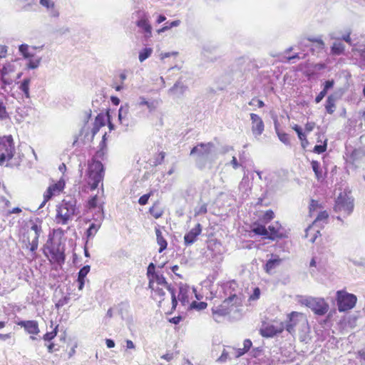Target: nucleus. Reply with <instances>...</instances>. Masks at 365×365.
Masks as SVG:
<instances>
[{
    "label": "nucleus",
    "mask_w": 365,
    "mask_h": 365,
    "mask_svg": "<svg viewBox=\"0 0 365 365\" xmlns=\"http://www.w3.org/2000/svg\"><path fill=\"white\" fill-rule=\"evenodd\" d=\"M276 125V123H274ZM276 133L277 136L281 142H282L285 145H289V135L286 133L280 132L277 128V125H275Z\"/></svg>",
    "instance_id": "32"
},
{
    "label": "nucleus",
    "mask_w": 365,
    "mask_h": 365,
    "mask_svg": "<svg viewBox=\"0 0 365 365\" xmlns=\"http://www.w3.org/2000/svg\"><path fill=\"white\" fill-rule=\"evenodd\" d=\"M312 168L318 181H323L325 178L320 168V163L317 160L311 162Z\"/></svg>",
    "instance_id": "21"
},
{
    "label": "nucleus",
    "mask_w": 365,
    "mask_h": 365,
    "mask_svg": "<svg viewBox=\"0 0 365 365\" xmlns=\"http://www.w3.org/2000/svg\"><path fill=\"white\" fill-rule=\"evenodd\" d=\"M214 148V143L210 142L207 143H198L196 146L192 148L190 155H196L195 163L196 166L200 170H202L205 168L208 157L211 154Z\"/></svg>",
    "instance_id": "5"
},
{
    "label": "nucleus",
    "mask_w": 365,
    "mask_h": 365,
    "mask_svg": "<svg viewBox=\"0 0 365 365\" xmlns=\"http://www.w3.org/2000/svg\"><path fill=\"white\" fill-rule=\"evenodd\" d=\"M284 329V324H281L279 327H276L273 324L266 326L264 328H262L259 330L260 334L263 337L271 338L274 336L281 334Z\"/></svg>",
    "instance_id": "12"
},
{
    "label": "nucleus",
    "mask_w": 365,
    "mask_h": 365,
    "mask_svg": "<svg viewBox=\"0 0 365 365\" xmlns=\"http://www.w3.org/2000/svg\"><path fill=\"white\" fill-rule=\"evenodd\" d=\"M138 105L140 106H146L149 110L153 109V103L148 101L145 98L140 96L139 98Z\"/></svg>",
    "instance_id": "47"
},
{
    "label": "nucleus",
    "mask_w": 365,
    "mask_h": 365,
    "mask_svg": "<svg viewBox=\"0 0 365 365\" xmlns=\"http://www.w3.org/2000/svg\"><path fill=\"white\" fill-rule=\"evenodd\" d=\"M94 124L98 125V127H103L105 125V116L103 113H98L95 118Z\"/></svg>",
    "instance_id": "41"
},
{
    "label": "nucleus",
    "mask_w": 365,
    "mask_h": 365,
    "mask_svg": "<svg viewBox=\"0 0 365 365\" xmlns=\"http://www.w3.org/2000/svg\"><path fill=\"white\" fill-rule=\"evenodd\" d=\"M260 289L259 287H255L253 290V293L250 296V300H257L259 298Z\"/></svg>",
    "instance_id": "54"
},
{
    "label": "nucleus",
    "mask_w": 365,
    "mask_h": 365,
    "mask_svg": "<svg viewBox=\"0 0 365 365\" xmlns=\"http://www.w3.org/2000/svg\"><path fill=\"white\" fill-rule=\"evenodd\" d=\"M334 85V81L333 79L327 80L324 83V87L322 90L325 91L327 93L329 89L333 88Z\"/></svg>",
    "instance_id": "53"
},
{
    "label": "nucleus",
    "mask_w": 365,
    "mask_h": 365,
    "mask_svg": "<svg viewBox=\"0 0 365 365\" xmlns=\"http://www.w3.org/2000/svg\"><path fill=\"white\" fill-rule=\"evenodd\" d=\"M70 301V297L69 296H64L62 298H61L55 304L56 307L57 309H59L60 307H63L64 305L67 304Z\"/></svg>",
    "instance_id": "42"
},
{
    "label": "nucleus",
    "mask_w": 365,
    "mask_h": 365,
    "mask_svg": "<svg viewBox=\"0 0 365 365\" xmlns=\"http://www.w3.org/2000/svg\"><path fill=\"white\" fill-rule=\"evenodd\" d=\"M98 203V196L94 195L88 200L89 208H96Z\"/></svg>",
    "instance_id": "58"
},
{
    "label": "nucleus",
    "mask_w": 365,
    "mask_h": 365,
    "mask_svg": "<svg viewBox=\"0 0 365 365\" xmlns=\"http://www.w3.org/2000/svg\"><path fill=\"white\" fill-rule=\"evenodd\" d=\"M319 202L315 200H311L309 203V212H312L319 207Z\"/></svg>",
    "instance_id": "62"
},
{
    "label": "nucleus",
    "mask_w": 365,
    "mask_h": 365,
    "mask_svg": "<svg viewBox=\"0 0 365 365\" xmlns=\"http://www.w3.org/2000/svg\"><path fill=\"white\" fill-rule=\"evenodd\" d=\"M357 317L355 316H349L347 319H345V324H347L349 327L354 328L356 326V321Z\"/></svg>",
    "instance_id": "45"
},
{
    "label": "nucleus",
    "mask_w": 365,
    "mask_h": 365,
    "mask_svg": "<svg viewBox=\"0 0 365 365\" xmlns=\"http://www.w3.org/2000/svg\"><path fill=\"white\" fill-rule=\"evenodd\" d=\"M282 262V259L278 257L275 256L274 258H271L267 261L264 265V270L267 273H271L272 270L278 267Z\"/></svg>",
    "instance_id": "20"
},
{
    "label": "nucleus",
    "mask_w": 365,
    "mask_h": 365,
    "mask_svg": "<svg viewBox=\"0 0 365 365\" xmlns=\"http://www.w3.org/2000/svg\"><path fill=\"white\" fill-rule=\"evenodd\" d=\"M327 150V141L322 145H316L314 147L313 152L317 154H322Z\"/></svg>",
    "instance_id": "43"
},
{
    "label": "nucleus",
    "mask_w": 365,
    "mask_h": 365,
    "mask_svg": "<svg viewBox=\"0 0 365 365\" xmlns=\"http://www.w3.org/2000/svg\"><path fill=\"white\" fill-rule=\"evenodd\" d=\"M329 217V215L328 213L327 212V211H321L317 217H316L314 223H317L318 221H322V220H327Z\"/></svg>",
    "instance_id": "51"
},
{
    "label": "nucleus",
    "mask_w": 365,
    "mask_h": 365,
    "mask_svg": "<svg viewBox=\"0 0 365 365\" xmlns=\"http://www.w3.org/2000/svg\"><path fill=\"white\" fill-rule=\"evenodd\" d=\"M79 213L77 200L71 195L66 196L56 209V222L58 224L66 225L72 217Z\"/></svg>",
    "instance_id": "3"
},
{
    "label": "nucleus",
    "mask_w": 365,
    "mask_h": 365,
    "mask_svg": "<svg viewBox=\"0 0 365 365\" xmlns=\"http://www.w3.org/2000/svg\"><path fill=\"white\" fill-rule=\"evenodd\" d=\"M155 234L157 237V242L160 245L159 252H163L165 250H166L168 246V242L163 237L162 232L159 229L155 230Z\"/></svg>",
    "instance_id": "22"
},
{
    "label": "nucleus",
    "mask_w": 365,
    "mask_h": 365,
    "mask_svg": "<svg viewBox=\"0 0 365 365\" xmlns=\"http://www.w3.org/2000/svg\"><path fill=\"white\" fill-rule=\"evenodd\" d=\"M155 264L150 262L147 268V276L148 278H153L158 273L155 272Z\"/></svg>",
    "instance_id": "38"
},
{
    "label": "nucleus",
    "mask_w": 365,
    "mask_h": 365,
    "mask_svg": "<svg viewBox=\"0 0 365 365\" xmlns=\"http://www.w3.org/2000/svg\"><path fill=\"white\" fill-rule=\"evenodd\" d=\"M93 219L95 220V222L100 223V225L101 226V222L104 219V212L102 205H101L98 207V210L95 212L93 215Z\"/></svg>",
    "instance_id": "31"
},
{
    "label": "nucleus",
    "mask_w": 365,
    "mask_h": 365,
    "mask_svg": "<svg viewBox=\"0 0 365 365\" xmlns=\"http://www.w3.org/2000/svg\"><path fill=\"white\" fill-rule=\"evenodd\" d=\"M58 326L57 325L53 331H49V332H46L43 336V339L46 341H51L52 339H53L57 334H58Z\"/></svg>",
    "instance_id": "35"
},
{
    "label": "nucleus",
    "mask_w": 365,
    "mask_h": 365,
    "mask_svg": "<svg viewBox=\"0 0 365 365\" xmlns=\"http://www.w3.org/2000/svg\"><path fill=\"white\" fill-rule=\"evenodd\" d=\"M107 153V150L98 149L93 156L91 162L88 163V184L91 190H94L104 177V167L101 160H103Z\"/></svg>",
    "instance_id": "2"
},
{
    "label": "nucleus",
    "mask_w": 365,
    "mask_h": 365,
    "mask_svg": "<svg viewBox=\"0 0 365 365\" xmlns=\"http://www.w3.org/2000/svg\"><path fill=\"white\" fill-rule=\"evenodd\" d=\"M41 231V226L36 223H32L30 230L27 231V238L24 241L26 242L27 247L30 246L29 250L32 252H36L38 248V238Z\"/></svg>",
    "instance_id": "9"
},
{
    "label": "nucleus",
    "mask_w": 365,
    "mask_h": 365,
    "mask_svg": "<svg viewBox=\"0 0 365 365\" xmlns=\"http://www.w3.org/2000/svg\"><path fill=\"white\" fill-rule=\"evenodd\" d=\"M165 26L168 29V30L173 28V27H177L180 24V20H175V21H173L171 22H166L165 24Z\"/></svg>",
    "instance_id": "60"
},
{
    "label": "nucleus",
    "mask_w": 365,
    "mask_h": 365,
    "mask_svg": "<svg viewBox=\"0 0 365 365\" xmlns=\"http://www.w3.org/2000/svg\"><path fill=\"white\" fill-rule=\"evenodd\" d=\"M252 131L255 137L259 136L264 131V125L262 119L257 114L251 113Z\"/></svg>",
    "instance_id": "11"
},
{
    "label": "nucleus",
    "mask_w": 365,
    "mask_h": 365,
    "mask_svg": "<svg viewBox=\"0 0 365 365\" xmlns=\"http://www.w3.org/2000/svg\"><path fill=\"white\" fill-rule=\"evenodd\" d=\"M302 304L319 316L324 315L329 309L328 304L322 298L307 297L303 299Z\"/></svg>",
    "instance_id": "8"
},
{
    "label": "nucleus",
    "mask_w": 365,
    "mask_h": 365,
    "mask_svg": "<svg viewBox=\"0 0 365 365\" xmlns=\"http://www.w3.org/2000/svg\"><path fill=\"white\" fill-rule=\"evenodd\" d=\"M153 53V48H150V47H145L144 48H143L141 51H140L139 52V55H138V59L140 61V62H143L145 61L147 58H148L151 54Z\"/></svg>",
    "instance_id": "27"
},
{
    "label": "nucleus",
    "mask_w": 365,
    "mask_h": 365,
    "mask_svg": "<svg viewBox=\"0 0 365 365\" xmlns=\"http://www.w3.org/2000/svg\"><path fill=\"white\" fill-rule=\"evenodd\" d=\"M228 358L229 353L225 349H223L221 356L217 359V361L224 363L227 360Z\"/></svg>",
    "instance_id": "56"
},
{
    "label": "nucleus",
    "mask_w": 365,
    "mask_h": 365,
    "mask_svg": "<svg viewBox=\"0 0 365 365\" xmlns=\"http://www.w3.org/2000/svg\"><path fill=\"white\" fill-rule=\"evenodd\" d=\"M207 306V304L205 302H196L193 301L190 304V308L198 311L205 309Z\"/></svg>",
    "instance_id": "37"
},
{
    "label": "nucleus",
    "mask_w": 365,
    "mask_h": 365,
    "mask_svg": "<svg viewBox=\"0 0 365 365\" xmlns=\"http://www.w3.org/2000/svg\"><path fill=\"white\" fill-rule=\"evenodd\" d=\"M129 105L125 103L121 105L118 110V119L120 124L126 128L129 126H133L135 123L129 114Z\"/></svg>",
    "instance_id": "10"
},
{
    "label": "nucleus",
    "mask_w": 365,
    "mask_h": 365,
    "mask_svg": "<svg viewBox=\"0 0 365 365\" xmlns=\"http://www.w3.org/2000/svg\"><path fill=\"white\" fill-rule=\"evenodd\" d=\"M357 298L354 294L339 290L336 292V302L340 312L351 309L356 305Z\"/></svg>",
    "instance_id": "7"
},
{
    "label": "nucleus",
    "mask_w": 365,
    "mask_h": 365,
    "mask_svg": "<svg viewBox=\"0 0 365 365\" xmlns=\"http://www.w3.org/2000/svg\"><path fill=\"white\" fill-rule=\"evenodd\" d=\"M100 227V223H91L86 232L87 238L93 237L96 234Z\"/></svg>",
    "instance_id": "26"
},
{
    "label": "nucleus",
    "mask_w": 365,
    "mask_h": 365,
    "mask_svg": "<svg viewBox=\"0 0 365 365\" xmlns=\"http://www.w3.org/2000/svg\"><path fill=\"white\" fill-rule=\"evenodd\" d=\"M207 212V204L204 203L199 207L195 209V215H204Z\"/></svg>",
    "instance_id": "46"
},
{
    "label": "nucleus",
    "mask_w": 365,
    "mask_h": 365,
    "mask_svg": "<svg viewBox=\"0 0 365 365\" xmlns=\"http://www.w3.org/2000/svg\"><path fill=\"white\" fill-rule=\"evenodd\" d=\"M153 279L158 284L163 285L169 292L174 289L171 284L168 283L166 279L163 274H158L153 277Z\"/></svg>",
    "instance_id": "25"
},
{
    "label": "nucleus",
    "mask_w": 365,
    "mask_h": 365,
    "mask_svg": "<svg viewBox=\"0 0 365 365\" xmlns=\"http://www.w3.org/2000/svg\"><path fill=\"white\" fill-rule=\"evenodd\" d=\"M293 130L297 133V136H298L299 140H301L303 138L306 137L305 133L303 132L302 128L299 125H295L293 127Z\"/></svg>",
    "instance_id": "50"
},
{
    "label": "nucleus",
    "mask_w": 365,
    "mask_h": 365,
    "mask_svg": "<svg viewBox=\"0 0 365 365\" xmlns=\"http://www.w3.org/2000/svg\"><path fill=\"white\" fill-rule=\"evenodd\" d=\"M65 187V182L63 180H59L57 182L48 186L47 190L43 193L46 200H51L56 193L61 192Z\"/></svg>",
    "instance_id": "16"
},
{
    "label": "nucleus",
    "mask_w": 365,
    "mask_h": 365,
    "mask_svg": "<svg viewBox=\"0 0 365 365\" xmlns=\"http://www.w3.org/2000/svg\"><path fill=\"white\" fill-rule=\"evenodd\" d=\"M136 25L142 29L145 38L148 39L152 36V26L147 19L141 18L136 21Z\"/></svg>",
    "instance_id": "19"
},
{
    "label": "nucleus",
    "mask_w": 365,
    "mask_h": 365,
    "mask_svg": "<svg viewBox=\"0 0 365 365\" xmlns=\"http://www.w3.org/2000/svg\"><path fill=\"white\" fill-rule=\"evenodd\" d=\"M51 254L52 255V257L53 259L58 264H61L64 263L65 261V255L63 252L59 251L58 250L56 251H51Z\"/></svg>",
    "instance_id": "30"
},
{
    "label": "nucleus",
    "mask_w": 365,
    "mask_h": 365,
    "mask_svg": "<svg viewBox=\"0 0 365 365\" xmlns=\"http://www.w3.org/2000/svg\"><path fill=\"white\" fill-rule=\"evenodd\" d=\"M187 86L185 85L180 79L168 90V94L175 97L182 96L187 90Z\"/></svg>",
    "instance_id": "17"
},
{
    "label": "nucleus",
    "mask_w": 365,
    "mask_h": 365,
    "mask_svg": "<svg viewBox=\"0 0 365 365\" xmlns=\"http://www.w3.org/2000/svg\"><path fill=\"white\" fill-rule=\"evenodd\" d=\"M19 51L25 58H31L34 56V53L29 51V46L23 43L19 46Z\"/></svg>",
    "instance_id": "28"
},
{
    "label": "nucleus",
    "mask_w": 365,
    "mask_h": 365,
    "mask_svg": "<svg viewBox=\"0 0 365 365\" xmlns=\"http://www.w3.org/2000/svg\"><path fill=\"white\" fill-rule=\"evenodd\" d=\"M351 262L358 267H365V258H360L359 259H351Z\"/></svg>",
    "instance_id": "61"
},
{
    "label": "nucleus",
    "mask_w": 365,
    "mask_h": 365,
    "mask_svg": "<svg viewBox=\"0 0 365 365\" xmlns=\"http://www.w3.org/2000/svg\"><path fill=\"white\" fill-rule=\"evenodd\" d=\"M39 4L48 9H53L55 6L54 2L51 0H39Z\"/></svg>",
    "instance_id": "48"
},
{
    "label": "nucleus",
    "mask_w": 365,
    "mask_h": 365,
    "mask_svg": "<svg viewBox=\"0 0 365 365\" xmlns=\"http://www.w3.org/2000/svg\"><path fill=\"white\" fill-rule=\"evenodd\" d=\"M15 153V147L12 136L4 135L0 138V165L11 160Z\"/></svg>",
    "instance_id": "6"
},
{
    "label": "nucleus",
    "mask_w": 365,
    "mask_h": 365,
    "mask_svg": "<svg viewBox=\"0 0 365 365\" xmlns=\"http://www.w3.org/2000/svg\"><path fill=\"white\" fill-rule=\"evenodd\" d=\"M274 217V213L272 210H267L264 215H263V219L266 221H270L271 220H272Z\"/></svg>",
    "instance_id": "57"
},
{
    "label": "nucleus",
    "mask_w": 365,
    "mask_h": 365,
    "mask_svg": "<svg viewBox=\"0 0 365 365\" xmlns=\"http://www.w3.org/2000/svg\"><path fill=\"white\" fill-rule=\"evenodd\" d=\"M237 284L235 281L228 282L222 286L225 299L221 304L214 306L212 309V319L217 323L224 321L226 316L230 314L234 308L242 306V294L237 292Z\"/></svg>",
    "instance_id": "1"
},
{
    "label": "nucleus",
    "mask_w": 365,
    "mask_h": 365,
    "mask_svg": "<svg viewBox=\"0 0 365 365\" xmlns=\"http://www.w3.org/2000/svg\"><path fill=\"white\" fill-rule=\"evenodd\" d=\"M41 61V57H39L36 59H31V58L28 62L27 67L29 69L37 68L40 65Z\"/></svg>",
    "instance_id": "39"
},
{
    "label": "nucleus",
    "mask_w": 365,
    "mask_h": 365,
    "mask_svg": "<svg viewBox=\"0 0 365 365\" xmlns=\"http://www.w3.org/2000/svg\"><path fill=\"white\" fill-rule=\"evenodd\" d=\"M9 117L8 113L6 111V106L4 103L0 101V120L6 119Z\"/></svg>",
    "instance_id": "44"
},
{
    "label": "nucleus",
    "mask_w": 365,
    "mask_h": 365,
    "mask_svg": "<svg viewBox=\"0 0 365 365\" xmlns=\"http://www.w3.org/2000/svg\"><path fill=\"white\" fill-rule=\"evenodd\" d=\"M202 232V226L197 223L194 228L190 230L184 236V243L186 246L192 245Z\"/></svg>",
    "instance_id": "14"
},
{
    "label": "nucleus",
    "mask_w": 365,
    "mask_h": 365,
    "mask_svg": "<svg viewBox=\"0 0 365 365\" xmlns=\"http://www.w3.org/2000/svg\"><path fill=\"white\" fill-rule=\"evenodd\" d=\"M18 325L24 328L25 331L30 334H38L40 331L38 324L35 320H22L18 323Z\"/></svg>",
    "instance_id": "15"
},
{
    "label": "nucleus",
    "mask_w": 365,
    "mask_h": 365,
    "mask_svg": "<svg viewBox=\"0 0 365 365\" xmlns=\"http://www.w3.org/2000/svg\"><path fill=\"white\" fill-rule=\"evenodd\" d=\"M301 317V314L297 312H292L288 314V320L284 324V329H286L289 334H295V327L299 322L298 318Z\"/></svg>",
    "instance_id": "13"
},
{
    "label": "nucleus",
    "mask_w": 365,
    "mask_h": 365,
    "mask_svg": "<svg viewBox=\"0 0 365 365\" xmlns=\"http://www.w3.org/2000/svg\"><path fill=\"white\" fill-rule=\"evenodd\" d=\"M335 103L336 102L333 101L331 98H327L325 109L329 114H332L334 112V108L336 107Z\"/></svg>",
    "instance_id": "34"
},
{
    "label": "nucleus",
    "mask_w": 365,
    "mask_h": 365,
    "mask_svg": "<svg viewBox=\"0 0 365 365\" xmlns=\"http://www.w3.org/2000/svg\"><path fill=\"white\" fill-rule=\"evenodd\" d=\"M31 79L29 78H24L20 83L19 88L23 92L26 98H30V86Z\"/></svg>",
    "instance_id": "23"
},
{
    "label": "nucleus",
    "mask_w": 365,
    "mask_h": 365,
    "mask_svg": "<svg viewBox=\"0 0 365 365\" xmlns=\"http://www.w3.org/2000/svg\"><path fill=\"white\" fill-rule=\"evenodd\" d=\"M178 299L182 304H185V302L187 301L186 291H185L182 287L180 288Z\"/></svg>",
    "instance_id": "49"
},
{
    "label": "nucleus",
    "mask_w": 365,
    "mask_h": 365,
    "mask_svg": "<svg viewBox=\"0 0 365 365\" xmlns=\"http://www.w3.org/2000/svg\"><path fill=\"white\" fill-rule=\"evenodd\" d=\"M252 346V342L250 339H247L243 341V349L247 352Z\"/></svg>",
    "instance_id": "63"
},
{
    "label": "nucleus",
    "mask_w": 365,
    "mask_h": 365,
    "mask_svg": "<svg viewBox=\"0 0 365 365\" xmlns=\"http://www.w3.org/2000/svg\"><path fill=\"white\" fill-rule=\"evenodd\" d=\"M149 212L155 219H158L163 215V210L160 208L157 207L156 204L149 209Z\"/></svg>",
    "instance_id": "36"
},
{
    "label": "nucleus",
    "mask_w": 365,
    "mask_h": 365,
    "mask_svg": "<svg viewBox=\"0 0 365 365\" xmlns=\"http://www.w3.org/2000/svg\"><path fill=\"white\" fill-rule=\"evenodd\" d=\"M311 42H316V43H317L321 48H322L324 46V42H323V41L321 38H306V39H304V40H302L300 42V46H309V43Z\"/></svg>",
    "instance_id": "33"
},
{
    "label": "nucleus",
    "mask_w": 365,
    "mask_h": 365,
    "mask_svg": "<svg viewBox=\"0 0 365 365\" xmlns=\"http://www.w3.org/2000/svg\"><path fill=\"white\" fill-rule=\"evenodd\" d=\"M327 93L325 91L322 90L315 98L316 103H320L322 101V99L326 96Z\"/></svg>",
    "instance_id": "64"
},
{
    "label": "nucleus",
    "mask_w": 365,
    "mask_h": 365,
    "mask_svg": "<svg viewBox=\"0 0 365 365\" xmlns=\"http://www.w3.org/2000/svg\"><path fill=\"white\" fill-rule=\"evenodd\" d=\"M342 91L339 90L337 91H335L332 94L329 95L327 98H331V100L334 102H336L337 100H339L341 96H342Z\"/></svg>",
    "instance_id": "55"
},
{
    "label": "nucleus",
    "mask_w": 365,
    "mask_h": 365,
    "mask_svg": "<svg viewBox=\"0 0 365 365\" xmlns=\"http://www.w3.org/2000/svg\"><path fill=\"white\" fill-rule=\"evenodd\" d=\"M252 232L257 235L262 236L267 239V227L260 224H255L252 227Z\"/></svg>",
    "instance_id": "24"
},
{
    "label": "nucleus",
    "mask_w": 365,
    "mask_h": 365,
    "mask_svg": "<svg viewBox=\"0 0 365 365\" xmlns=\"http://www.w3.org/2000/svg\"><path fill=\"white\" fill-rule=\"evenodd\" d=\"M354 198L346 192H340L335 200L334 211L339 214L336 219L342 221L341 217L349 216L354 210Z\"/></svg>",
    "instance_id": "4"
},
{
    "label": "nucleus",
    "mask_w": 365,
    "mask_h": 365,
    "mask_svg": "<svg viewBox=\"0 0 365 365\" xmlns=\"http://www.w3.org/2000/svg\"><path fill=\"white\" fill-rule=\"evenodd\" d=\"M171 294L172 299V308L175 309L178 305V300L175 296V290L173 289V290L169 292Z\"/></svg>",
    "instance_id": "59"
},
{
    "label": "nucleus",
    "mask_w": 365,
    "mask_h": 365,
    "mask_svg": "<svg viewBox=\"0 0 365 365\" xmlns=\"http://www.w3.org/2000/svg\"><path fill=\"white\" fill-rule=\"evenodd\" d=\"M282 228L281 225L278 223V222H275V225H269L267 228V239L271 240H275L277 239H282L283 237V234L279 232Z\"/></svg>",
    "instance_id": "18"
},
{
    "label": "nucleus",
    "mask_w": 365,
    "mask_h": 365,
    "mask_svg": "<svg viewBox=\"0 0 365 365\" xmlns=\"http://www.w3.org/2000/svg\"><path fill=\"white\" fill-rule=\"evenodd\" d=\"M151 195V192L143 195L138 200V203L140 205H145L148 203L149 197Z\"/></svg>",
    "instance_id": "52"
},
{
    "label": "nucleus",
    "mask_w": 365,
    "mask_h": 365,
    "mask_svg": "<svg viewBox=\"0 0 365 365\" xmlns=\"http://www.w3.org/2000/svg\"><path fill=\"white\" fill-rule=\"evenodd\" d=\"M331 51L333 54L340 55L344 51V46L342 43L336 41L331 47Z\"/></svg>",
    "instance_id": "29"
},
{
    "label": "nucleus",
    "mask_w": 365,
    "mask_h": 365,
    "mask_svg": "<svg viewBox=\"0 0 365 365\" xmlns=\"http://www.w3.org/2000/svg\"><path fill=\"white\" fill-rule=\"evenodd\" d=\"M91 267L89 265H85L82 268L80 269L78 273V278L84 279L86 278V275L90 272Z\"/></svg>",
    "instance_id": "40"
}]
</instances>
